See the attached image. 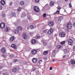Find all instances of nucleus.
<instances>
[{
	"label": "nucleus",
	"mask_w": 75,
	"mask_h": 75,
	"mask_svg": "<svg viewBox=\"0 0 75 75\" xmlns=\"http://www.w3.org/2000/svg\"><path fill=\"white\" fill-rule=\"evenodd\" d=\"M34 10L35 12H39L40 11V9L37 6H35L34 7Z\"/></svg>",
	"instance_id": "obj_1"
},
{
	"label": "nucleus",
	"mask_w": 75,
	"mask_h": 75,
	"mask_svg": "<svg viewBox=\"0 0 75 75\" xmlns=\"http://www.w3.org/2000/svg\"><path fill=\"white\" fill-rule=\"evenodd\" d=\"M48 24L50 27H52L54 25V23L53 22L50 21L48 23Z\"/></svg>",
	"instance_id": "obj_2"
},
{
	"label": "nucleus",
	"mask_w": 75,
	"mask_h": 75,
	"mask_svg": "<svg viewBox=\"0 0 75 75\" xmlns=\"http://www.w3.org/2000/svg\"><path fill=\"white\" fill-rule=\"evenodd\" d=\"M67 27L68 29H71L72 27V25L71 23H68L67 25Z\"/></svg>",
	"instance_id": "obj_3"
},
{
	"label": "nucleus",
	"mask_w": 75,
	"mask_h": 75,
	"mask_svg": "<svg viewBox=\"0 0 75 75\" xmlns=\"http://www.w3.org/2000/svg\"><path fill=\"white\" fill-rule=\"evenodd\" d=\"M6 25L5 23L3 22H1L0 24V27L1 28H3L4 27H5Z\"/></svg>",
	"instance_id": "obj_4"
},
{
	"label": "nucleus",
	"mask_w": 75,
	"mask_h": 75,
	"mask_svg": "<svg viewBox=\"0 0 75 75\" xmlns=\"http://www.w3.org/2000/svg\"><path fill=\"white\" fill-rule=\"evenodd\" d=\"M59 35L60 37L62 38H63V37H65V33L64 32H61L59 34Z\"/></svg>",
	"instance_id": "obj_5"
},
{
	"label": "nucleus",
	"mask_w": 75,
	"mask_h": 75,
	"mask_svg": "<svg viewBox=\"0 0 75 75\" xmlns=\"http://www.w3.org/2000/svg\"><path fill=\"white\" fill-rule=\"evenodd\" d=\"M1 51L2 53H5L6 52V48L4 47H2L1 48Z\"/></svg>",
	"instance_id": "obj_6"
},
{
	"label": "nucleus",
	"mask_w": 75,
	"mask_h": 75,
	"mask_svg": "<svg viewBox=\"0 0 75 75\" xmlns=\"http://www.w3.org/2000/svg\"><path fill=\"white\" fill-rule=\"evenodd\" d=\"M68 44H69V45H71L73 42V41H72V40L71 39L68 40Z\"/></svg>",
	"instance_id": "obj_7"
},
{
	"label": "nucleus",
	"mask_w": 75,
	"mask_h": 75,
	"mask_svg": "<svg viewBox=\"0 0 75 75\" xmlns=\"http://www.w3.org/2000/svg\"><path fill=\"white\" fill-rule=\"evenodd\" d=\"M23 37L24 39H26L27 38V35H26V33H23Z\"/></svg>",
	"instance_id": "obj_8"
},
{
	"label": "nucleus",
	"mask_w": 75,
	"mask_h": 75,
	"mask_svg": "<svg viewBox=\"0 0 75 75\" xmlns=\"http://www.w3.org/2000/svg\"><path fill=\"white\" fill-rule=\"evenodd\" d=\"M53 32V29H50V30H49L47 32L48 34H51Z\"/></svg>",
	"instance_id": "obj_9"
},
{
	"label": "nucleus",
	"mask_w": 75,
	"mask_h": 75,
	"mask_svg": "<svg viewBox=\"0 0 75 75\" xmlns=\"http://www.w3.org/2000/svg\"><path fill=\"white\" fill-rule=\"evenodd\" d=\"M37 52V51L35 50H33L31 51L32 54H33V55H35V54H36Z\"/></svg>",
	"instance_id": "obj_10"
},
{
	"label": "nucleus",
	"mask_w": 75,
	"mask_h": 75,
	"mask_svg": "<svg viewBox=\"0 0 75 75\" xmlns=\"http://www.w3.org/2000/svg\"><path fill=\"white\" fill-rule=\"evenodd\" d=\"M11 46L14 49H16L17 48V46H16V45L14 44H12L11 45Z\"/></svg>",
	"instance_id": "obj_11"
},
{
	"label": "nucleus",
	"mask_w": 75,
	"mask_h": 75,
	"mask_svg": "<svg viewBox=\"0 0 75 75\" xmlns=\"http://www.w3.org/2000/svg\"><path fill=\"white\" fill-rule=\"evenodd\" d=\"M32 61L34 63H36L37 61V59L36 58H33L32 60Z\"/></svg>",
	"instance_id": "obj_12"
},
{
	"label": "nucleus",
	"mask_w": 75,
	"mask_h": 75,
	"mask_svg": "<svg viewBox=\"0 0 75 75\" xmlns=\"http://www.w3.org/2000/svg\"><path fill=\"white\" fill-rule=\"evenodd\" d=\"M17 69H18V67L17 66H16L13 70V72H16V71H17Z\"/></svg>",
	"instance_id": "obj_13"
},
{
	"label": "nucleus",
	"mask_w": 75,
	"mask_h": 75,
	"mask_svg": "<svg viewBox=\"0 0 75 75\" xmlns=\"http://www.w3.org/2000/svg\"><path fill=\"white\" fill-rule=\"evenodd\" d=\"M5 3L6 2H5V1L4 0H2L1 1V5H4Z\"/></svg>",
	"instance_id": "obj_14"
},
{
	"label": "nucleus",
	"mask_w": 75,
	"mask_h": 75,
	"mask_svg": "<svg viewBox=\"0 0 75 75\" xmlns=\"http://www.w3.org/2000/svg\"><path fill=\"white\" fill-rule=\"evenodd\" d=\"M36 40L35 39H33L31 41V42L32 43V44H35L36 43Z\"/></svg>",
	"instance_id": "obj_15"
},
{
	"label": "nucleus",
	"mask_w": 75,
	"mask_h": 75,
	"mask_svg": "<svg viewBox=\"0 0 75 75\" xmlns=\"http://www.w3.org/2000/svg\"><path fill=\"white\" fill-rule=\"evenodd\" d=\"M29 28H30V29H33V28H34V26L31 25H30L29 26V27H27V28H28V29H29Z\"/></svg>",
	"instance_id": "obj_16"
},
{
	"label": "nucleus",
	"mask_w": 75,
	"mask_h": 75,
	"mask_svg": "<svg viewBox=\"0 0 75 75\" xmlns=\"http://www.w3.org/2000/svg\"><path fill=\"white\" fill-rule=\"evenodd\" d=\"M10 28L9 27H7L5 28V31L6 32L9 31H10Z\"/></svg>",
	"instance_id": "obj_17"
},
{
	"label": "nucleus",
	"mask_w": 75,
	"mask_h": 75,
	"mask_svg": "<svg viewBox=\"0 0 75 75\" xmlns=\"http://www.w3.org/2000/svg\"><path fill=\"white\" fill-rule=\"evenodd\" d=\"M71 64H73V65L75 64V60L73 59L71 60Z\"/></svg>",
	"instance_id": "obj_18"
},
{
	"label": "nucleus",
	"mask_w": 75,
	"mask_h": 75,
	"mask_svg": "<svg viewBox=\"0 0 75 75\" xmlns=\"http://www.w3.org/2000/svg\"><path fill=\"white\" fill-rule=\"evenodd\" d=\"M50 5L51 6H54V2L53 1H51L50 3Z\"/></svg>",
	"instance_id": "obj_19"
},
{
	"label": "nucleus",
	"mask_w": 75,
	"mask_h": 75,
	"mask_svg": "<svg viewBox=\"0 0 75 75\" xmlns=\"http://www.w3.org/2000/svg\"><path fill=\"white\" fill-rule=\"evenodd\" d=\"M14 40V37L13 36H11L10 38V41H13Z\"/></svg>",
	"instance_id": "obj_20"
},
{
	"label": "nucleus",
	"mask_w": 75,
	"mask_h": 75,
	"mask_svg": "<svg viewBox=\"0 0 75 75\" xmlns=\"http://www.w3.org/2000/svg\"><path fill=\"white\" fill-rule=\"evenodd\" d=\"M61 19H62V18L61 17L59 18V19H58V22L59 23H61Z\"/></svg>",
	"instance_id": "obj_21"
},
{
	"label": "nucleus",
	"mask_w": 75,
	"mask_h": 75,
	"mask_svg": "<svg viewBox=\"0 0 75 75\" xmlns=\"http://www.w3.org/2000/svg\"><path fill=\"white\" fill-rule=\"evenodd\" d=\"M21 29H22V27L21 26H19L18 28V30H21Z\"/></svg>",
	"instance_id": "obj_22"
},
{
	"label": "nucleus",
	"mask_w": 75,
	"mask_h": 75,
	"mask_svg": "<svg viewBox=\"0 0 75 75\" xmlns=\"http://www.w3.org/2000/svg\"><path fill=\"white\" fill-rule=\"evenodd\" d=\"M16 13H15V12H13L12 13V16H16Z\"/></svg>",
	"instance_id": "obj_23"
},
{
	"label": "nucleus",
	"mask_w": 75,
	"mask_h": 75,
	"mask_svg": "<svg viewBox=\"0 0 75 75\" xmlns=\"http://www.w3.org/2000/svg\"><path fill=\"white\" fill-rule=\"evenodd\" d=\"M48 52V51H45L43 52V54H44V55H47Z\"/></svg>",
	"instance_id": "obj_24"
},
{
	"label": "nucleus",
	"mask_w": 75,
	"mask_h": 75,
	"mask_svg": "<svg viewBox=\"0 0 75 75\" xmlns=\"http://www.w3.org/2000/svg\"><path fill=\"white\" fill-rule=\"evenodd\" d=\"M65 41H63L60 42V44H62V45H63V44H65Z\"/></svg>",
	"instance_id": "obj_25"
},
{
	"label": "nucleus",
	"mask_w": 75,
	"mask_h": 75,
	"mask_svg": "<svg viewBox=\"0 0 75 75\" xmlns=\"http://www.w3.org/2000/svg\"><path fill=\"white\" fill-rule=\"evenodd\" d=\"M20 4L21 5H24V2L22 1L20 2Z\"/></svg>",
	"instance_id": "obj_26"
},
{
	"label": "nucleus",
	"mask_w": 75,
	"mask_h": 75,
	"mask_svg": "<svg viewBox=\"0 0 75 75\" xmlns=\"http://www.w3.org/2000/svg\"><path fill=\"white\" fill-rule=\"evenodd\" d=\"M57 48L58 49H59V48H61V45H59L57 46Z\"/></svg>",
	"instance_id": "obj_27"
},
{
	"label": "nucleus",
	"mask_w": 75,
	"mask_h": 75,
	"mask_svg": "<svg viewBox=\"0 0 75 75\" xmlns=\"http://www.w3.org/2000/svg\"><path fill=\"white\" fill-rule=\"evenodd\" d=\"M43 43L44 45H47V43L45 42H43Z\"/></svg>",
	"instance_id": "obj_28"
},
{
	"label": "nucleus",
	"mask_w": 75,
	"mask_h": 75,
	"mask_svg": "<svg viewBox=\"0 0 75 75\" xmlns=\"http://www.w3.org/2000/svg\"><path fill=\"white\" fill-rule=\"evenodd\" d=\"M18 62V60L16 59H14L13 60V62Z\"/></svg>",
	"instance_id": "obj_29"
},
{
	"label": "nucleus",
	"mask_w": 75,
	"mask_h": 75,
	"mask_svg": "<svg viewBox=\"0 0 75 75\" xmlns=\"http://www.w3.org/2000/svg\"><path fill=\"white\" fill-rule=\"evenodd\" d=\"M15 34H18V30H16L15 31Z\"/></svg>",
	"instance_id": "obj_30"
},
{
	"label": "nucleus",
	"mask_w": 75,
	"mask_h": 75,
	"mask_svg": "<svg viewBox=\"0 0 75 75\" xmlns=\"http://www.w3.org/2000/svg\"><path fill=\"white\" fill-rule=\"evenodd\" d=\"M67 52V49H65L64 50V54H66Z\"/></svg>",
	"instance_id": "obj_31"
},
{
	"label": "nucleus",
	"mask_w": 75,
	"mask_h": 75,
	"mask_svg": "<svg viewBox=\"0 0 75 75\" xmlns=\"http://www.w3.org/2000/svg\"><path fill=\"white\" fill-rule=\"evenodd\" d=\"M43 18H45L46 17V14L45 13H44L43 15Z\"/></svg>",
	"instance_id": "obj_32"
},
{
	"label": "nucleus",
	"mask_w": 75,
	"mask_h": 75,
	"mask_svg": "<svg viewBox=\"0 0 75 75\" xmlns=\"http://www.w3.org/2000/svg\"><path fill=\"white\" fill-rule=\"evenodd\" d=\"M41 62H42V60H40V61L38 63L39 64H40Z\"/></svg>",
	"instance_id": "obj_33"
},
{
	"label": "nucleus",
	"mask_w": 75,
	"mask_h": 75,
	"mask_svg": "<svg viewBox=\"0 0 75 75\" xmlns=\"http://www.w3.org/2000/svg\"><path fill=\"white\" fill-rule=\"evenodd\" d=\"M18 11H21V8L20 7H19V8L18 9Z\"/></svg>",
	"instance_id": "obj_34"
},
{
	"label": "nucleus",
	"mask_w": 75,
	"mask_h": 75,
	"mask_svg": "<svg viewBox=\"0 0 75 75\" xmlns=\"http://www.w3.org/2000/svg\"><path fill=\"white\" fill-rule=\"evenodd\" d=\"M69 7H70V8L72 7V5H71V3L69 4Z\"/></svg>",
	"instance_id": "obj_35"
},
{
	"label": "nucleus",
	"mask_w": 75,
	"mask_h": 75,
	"mask_svg": "<svg viewBox=\"0 0 75 75\" xmlns=\"http://www.w3.org/2000/svg\"><path fill=\"white\" fill-rule=\"evenodd\" d=\"M57 9L58 10H59L61 9V8H60V6H59L57 7Z\"/></svg>",
	"instance_id": "obj_36"
},
{
	"label": "nucleus",
	"mask_w": 75,
	"mask_h": 75,
	"mask_svg": "<svg viewBox=\"0 0 75 75\" xmlns=\"http://www.w3.org/2000/svg\"><path fill=\"white\" fill-rule=\"evenodd\" d=\"M13 57H14V55L13 54H11L10 55V58H12Z\"/></svg>",
	"instance_id": "obj_37"
},
{
	"label": "nucleus",
	"mask_w": 75,
	"mask_h": 75,
	"mask_svg": "<svg viewBox=\"0 0 75 75\" xmlns=\"http://www.w3.org/2000/svg\"><path fill=\"white\" fill-rule=\"evenodd\" d=\"M39 1V0H35V2H36V3H38Z\"/></svg>",
	"instance_id": "obj_38"
},
{
	"label": "nucleus",
	"mask_w": 75,
	"mask_h": 75,
	"mask_svg": "<svg viewBox=\"0 0 75 75\" xmlns=\"http://www.w3.org/2000/svg\"><path fill=\"white\" fill-rule=\"evenodd\" d=\"M2 17H5V14H2Z\"/></svg>",
	"instance_id": "obj_39"
},
{
	"label": "nucleus",
	"mask_w": 75,
	"mask_h": 75,
	"mask_svg": "<svg viewBox=\"0 0 75 75\" xmlns=\"http://www.w3.org/2000/svg\"><path fill=\"white\" fill-rule=\"evenodd\" d=\"M55 51H56L55 50H53L52 52V54H54V53H55Z\"/></svg>",
	"instance_id": "obj_40"
},
{
	"label": "nucleus",
	"mask_w": 75,
	"mask_h": 75,
	"mask_svg": "<svg viewBox=\"0 0 75 75\" xmlns=\"http://www.w3.org/2000/svg\"><path fill=\"white\" fill-rule=\"evenodd\" d=\"M3 8V7L1 6L0 5V10H1Z\"/></svg>",
	"instance_id": "obj_41"
},
{
	"label": "nucleus",
	"mask_w": 75,
	"mask_h": 75,
	"mask_svg": "<svg viewBox=\"0 0 75 75\" xmlns=\"http://www.w3.org/2000/svg\"><path fill=\"white\" fill-rule=\"evenodd\" d=\"M65 30H66V31H67V32H68V31H69V29H68V28H66V29H65Z\"/></svg>",
	"instance_id": "obj_42"
},
{
	"label": "nucleus",
	"mask_w": 75,
	"mask_h": 75,
	"mask_svg": "<svg viewBox=\"0 0 75 75\" xmlns=\"http://www.w3.org/2000/svg\"><path fill=\"white\" fill-rule=\"evenodd\" d=\"M3 68V67L1 66H0V69H1L2 68Z\"/></svg>",
	"instance_id": "obj_43"
},
{
	"label": "nucleus",
	"mask_w": 75,
	"mask_h": 75,
	"mask_svg": "<svg viewBox=\"0 0 75 75\" xmlns=\"http://www.w3.org/2000/svg\"><path fill=\"white\" fill-rule=\"evenodd\" d=\"M73 50L75 51V46L73 47Z\"/></svg>",
	"instance_id": "obj_44"
},
{
	"label": "nucleus",
	"mask_w": 75,
	"mask_h": 75,
	"mask_svg": "<svg viewBox=\"0 0 75 75\" xmlns=\"http://www.w3.org/2000/svg\"><path fill=\"white\" fill-rule=\"evenodd\" d=\"M59 13V11H57V14H58V13Z\"/></svg>",
	"instance_id": "obj_45"
},
{
	"label": "nucleus",
	"mask_w": 75,
	"mask_h": 75,
	"mask_svg": "<svg viewBox=\"0 0 75 75\" xmlns=\"http://www.w3.org/2000/svg\"><path fill=\"white\" fill-rule=\"evenodd\" d=\"M9 5L10 6H11V5H12V3L11 2L9 4Z\"/></svg>",
	"instance_id": "obj_46"
},
{
	"label": "nucleus",
	"mask_w": 75,
	"mask_h": 75,
	"mask_svg": "<svg viewBox=\"0 0 75 75\" xmlns=\"http://www.w3.org/2000/svg\"><path fill=\"white\" fill-rule=\"evenodd\" d=\"M28 20H30V18H31L30 17H28Z\"/></svg>",
	"instance_id": "obj_47"
},
{
	"label": "nucleus",
	"mask_w": 75,
	"mask_h": 75,
	"mask_svg": "<svg viewBox=\"0 0 75 75\" xmlns=\"http://www.w3.org/2000/svg\"><path fill=\"white\" fill-rule=\"evenodd\" d=\"M40 38V36H38V39H39V38Z\"/></svg>",
	"instance_id": "obj_48"
},
{
	"label": "nucleus",
	"mask_w": 75,
	"mask_h": 75,
	"mask_svg": "<svg viewBox=\"0 0 75 75\" xmlns=\"http://www.w3.org/2000/svg\"><path fill=\"white\" fill-rule=\"evenodd\" d=\"M52 67H50V70H52Z\"/></svg>",
	"instance_id": "obj_49"
},
{
	"label": "nucleus",
	"mask_w": 75,
	"mask_h": 75,
	"mask_svg": "<svg viewBox=\"0 0 75 75\" xmlns=\"http://www.w3.org/2000/svg\"><path fill=\"white\" fill-rule=\"evenodd\" d=\"M44 33H46V32H47V30H44Z\"/></svg>",
	"instance_id": "obj_50"
},
{
	"label": "nucleus",
	"mask_w": 75,
	"mask_h": 75,
	"mask_svg": "<svg viewBox=\"0 0 75 75\" xmlns=\"http://www.w3.org/2000/svg\"><path fill=\"white\" fill-rule=\"evenodd\" d=\"M73 25L75 27V23H73Z\"/></svg>",
	"instance_id": "obj_51"
},
{
	"label": "nucleus",
	"mask_w": 75,
	"mask_h": 75,
	"mask_svg": "<svg viewBox=\"0 0 75 75\" xmlns=\"http://www.w3.org/2000/svg\"><path fill=\"white\" fill-rule=\"evenodd\" d=\"M66 56L65 55H64V56H63V58H65V57Z\"/></svg>",
	"instance_id": "obj_52"
},
{
	"label": "nucleus",
	"mask_w": 75,
	"mask_h": 75,
	"mask_svg": "<svg viewBox=\"0 0 75 75\" xmlns=\"http://www.w3.org/2000/svg\"><path fill=\"white\" fill-rule=\"evenodd\" d=\"M35 70V69H34L33 70V71H34Z\"/></svg>",
	"instance_id": "obj_53"
},
{
	"label": "nucleus",
	"mask_w": 75,
	"mask_h": 75,
	"mask_svg": "<svg viewBox=\"0 0 75 75\" xmlns=\"http://www.w3.org/2000/svg\"><path fill=\"white\" fill-rule=\"evenodd\" d=\"M30 35H32L33 34V33H30Z\"/></svg>",
	"instance_id": "obj_54"
},
{
	"label": "nucleus",
	"mask_w": 75,
	"mask_h": 75,
	"mask_svg": "<svg viewBox=\"0 0 75 75\" xmlns=\"http://www.w3.org/2000/svg\"><path fill=\"white\" fill-rule=\"evenodd\" d=\"M54 60H55V59H53V60L52 62H54Z\"/></svg>",
	"instance_id": "obj_55"
},
{
	"label": "nucleus",
	"mask_w": 75,
	"mask_h": 75,
	"mask_svg": "<svg viewBox=\"0 0 75 75\" xmlns=\"http://www.w3.org/2000/svg\"><path fill=\"white\" fill-rule=\"evenodd\" d=\"M68 0H65L66 1H68Z\"/></svg>",
	"instance_id": "obj_56"
},
{
	"label": "nucleus",
	"mask_w": 75,
	"mask_h": 75,
	"mask_svg": "<svg viewBox=\"0 0 75 75\" xmlns=\"http://www.w3.org/2000/svg\"><path fill=\"white\" fill-rule=\"evenodd\" d=\"M11 65L12 64V63H11L10 64Z\"/></svg>",
	"instance_id": "obj_57"
},
{
	"label": "nucleus",
	"mask_w": 75,
	"mask_h": 75,
	"mask_svg": "<svg viewBox=\"0 0 75 75\" xmlns=\"http://www.w3.org/2000/svg\"><path fill=\"white\" fill-rule=\"evenodd\" d=\"M3 56H4V55H2V57H3Z\"/></svg>",
	"instance_id": "obj_58"
}]
</instances>
